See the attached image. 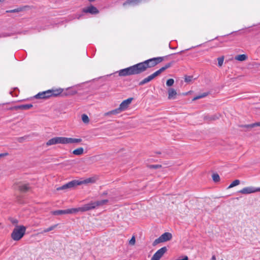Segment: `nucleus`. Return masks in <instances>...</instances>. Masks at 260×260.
I'll list each match as a JSON object with an SVG mask.
<instances>
[{
    "instance_id": "nucleus-1",
    "label": "nucleus",
    "mask_w": 260,
    "mask_h": 260,
    "mask_svg": "<svg viewBox=\"0 0 260 260\" xmlns=\"http://www.w3.org/2000/svg\"><path fill=\"white\" fill-rule=\"evenodd\" d=\"M165 57H157L148 59L129 67L122 69L115 73H118L121 77L140 74L148 68L155 67L164 60Z\"/></svg>"
},
{
    "instance_id": "nucleus-9",
    "label": "nucleus",
    "mask_w": 260,
    "mask_h": 260,
    "mask_svg": "<svg viewBox=\"0 0 260 260\" xmlns=\"http://www.w3.org/2000/svg\"><path fill=\"white\" fill-rule=\"evenodd\" d=\"M167 251V248L166 247L161 248L154 254L151 260H159Z\"/></svg>"
},
{
    "instance_id": "nucleus-26",
    "label": "nucleus",
    "mask_w": 260,
    "mask_h": 260,
    "mask_svg": "<svg viewBox=\"0 0 260 260\" xmlns=\"http://www.w3.org/2000/svg\"><path fill=\"white\" fill-rule=\"evenodd\" d=\"M57 224L53 225L49 227L48 228L45 229L42 232H41V233L43 234L44 233H47L53 230L54 229H55L57 226Z\"/></svg>"
},
{
    "instance_id": "nucleus-11",
    "label": "nucleus",
    "mask_w": 260,
    "mask_h": 260,
    "mask_svg": "<svg viewBox=\"0 0 260 260\" xmlns=\"http://www.w3.org/2000/svg\"><path fill=\"white\" fill-rule=\"evenodd\" d=\"M77 93V91L74 88L69 87L67 88L65 90L62 89V92L60 94L62 97L69 96L73 95Z\"/></svg>"
},
{
    "instance_id": "nucleus-31",
    "label": "nucleus",
    "mask_w": 260,
    "mask_h": 260,
    "mask_svg": "<svg viewBox=\"0 0 260 260\" xmlns=\"http://www.w3.org/2000/svg\"><path fill=\"white\" fill-rule=\"evenodd\" d=\"M208 95V93H203L199 95H198L196 97H194L193 99V101H195L196 100H198L199 99H201V98H204L205 96H206L207 95Z\"/></svg>"
},
{
    "instance_id": "nucleus-20",
    "label": "nucleus",
    "mask_w": 260,
    "mask_h": 260,
    "mask_svg": "<svg viewBox=\"0 0 260 260\" xmlns=\"http://www.w3.org/2000/svg\"><path fill=\"white\" fill-rule=\"evenodd\" d=\"M219 114H214L212 115H206L204 117V119L208 121L215 120L219 118Z\"/></svg>"
},
{
    "instance_id": "nucleus-14",
    "label": "nucleus",
    "mask_w": 260,
    "mask_h": 260,
    "mask_svg": "<svg viewBox=\"0 0 260 260\" xmlns=\"http://www.w3.org/2000/svg\"><path fill=\"white\" fill-rule=\"evenodd\" d=\"M82 12L85 13H90L91 14H97L99 13L98 9L92 5L84 8Z\"/></svg>"
},
{
    "instance_id": "nucleus-8",
    "label": "nucleus",
    "mask_w": 260,
    "mask_h": 260,
    "mask_svg": "<svg viewBox=\"0 0 260 260\" xmlns=\"http://www.w3.org/2000/svg\"><path fill=\"white\" fill-rule=\"evenodd\" d=\"M77 185H79L78 180H72L60 187L57 188V190H65L67 189H70L73 188Z\"/></svg>"
},
{
    "instance_id": "nucleus-39",
    "label": "nucleus",
    "mask_w": 260,
    "mask_h": 260,
    "mask_svg": "<svg viewBox=\"0 0 260 260\" xmlns=\"http://www.w3.org/2000/svg\"><path fill=\"white\" fill-rule=\"evenodd\" d=\"M180 260H188V258L187 256H184L182 259H180Z\"/></svg>"
},
{
    "instance_id": "nucleus-5",
    "label": "nucleus",
    "mask_w": 260,
    "mask_h": 260,
    "mask_svg": "<svg viewBox=\"0 0 260 260\" xmlns=\"http://www.w3.org/2000/svg\"><path fill=\"white\" fill-rule=\"evenodd\" d=\"M25 231V226L23 225L17 226L11 233V238L15 241H18L23 237Z\"/></svg>"
},
{
    "instance_id": "nucleus-6",
    "label": "nucleus",
    "mask_w": 260,
    "mask_h": 260,
    "mask_svg": "<svg viewBox=\"0 0 260 260\" xmlns=\"http://www.w3.org/2000/svg\"><path fill=\"white\" fill-rule=\"evenodd\" d=\"M57 144H67V138L62 137H54L46 142L47 146H50Z\"/></svg>"
},
{
    "instance_id": "nucleus-44",
    "label": "nucleus",
    "mask_w": 260,
    "mask_h": 260,
    "mask_svg": "<svg viewBox=\"0 0 260 260\" xmlns=\"http://www.w3.org/2000/svg\"><path fill=\"white\" fill-rule=\"evenodd\" d=\"M7 36L6 35H3V37H6Z\"/></svg>"
},
{
    "instance_id": "nucleus-19",
    "label": "nucleus",
    "mask_w": 260,
    "mask_h": 260,
    "mask_svg": "<svg viewBox=\"0 0 260 260\" xmlns=\"http://www.w3.org/2000/svg\"><path fill=\"white\" fill-rule=\"evenodd\" d=\"M95 179L93 177L87 178L83 181H78L79 185L82 184H88L89 183H94Z\"/></svg>"
},
{
    "instance_id": "nucleus-12",
    "label": "nucleus",
    "mask_w": 260,
    "mask_h": 260,
    "mask_svg": "<svg viewBox=\"0 0 260 260\" xmlns=\"http://www.w3.org/2000/svg\"><path fill=\"white\" fill-rule=\"evenodd\" d=\"M75 209L74 208L68 209L66 210H58L52 212V214L54 215H60L67 214L75 213Z\"/></svg>"
},
{
    "instance_id": "nucleus-7",
    "label": "nucleus",
    "mask_w": 260,
    "mask_h": 260,
    "mask_svg": "<svg viewBox=\"0 0 260 260\" xmlns=\"http://www.w3.org/2000/svg\"><path fill=\"white\" fill-rule=\"evenodd\" d=\"M172 238V235L170 233L166 232L161 235L158 238L155 239L152 245L153 246H156L159 243L167 242L168 241L170 240Z\"/></svg>"
},
{
    "instance_id": "nucleus-4",
    "label": "nucleus",
    "mask_w": 260,
    "mask_h": 260,
    "mask_svg": "<svg viewBox=\"0 0 260 260\" xmlns=\"http://www.w3.org/2000/svg\"><path fill=\"white\" fill-rule=\"evenodd\" d=\"M172 66V63L169 62L167 63L164 67H161L159 70L156 71V72H154L153 74L150 75L149 76H147V77L143 79L142 80H141L139 83V86H142L152 80H153L155 78L158 76L159 75H160L163 72H164L166 70L171 67Z\"/></svg>"
},
{
    "instance_id": "nucleus-36",
    "label": "nucleus",
    "mask_w": 260,
    "mask_h": 260,
    "mask_svg": "<svg viewBox=\"0 0 260 260\" xmlns=\"http://www.w3.org/2000/svg\"><path fill=\"white\" fill-rule=\"evenodd\" d=\"M161 167V166L159 165H154L150 166V168H153V169H157V168H160Z\"/></svg>"
},
{
    "instance_id": "nucleus-15",
    "label": "nucleus",
    "mask_w": 260,
    "mask_h": 260,
    "mask_svg": "<svg viewBox=\"0 0 260 260\" xmlns=\"http://www.w3.org/2000/svg\"><path fill=\"white\" fill-rule=\"evenodd\" d=\"M133 100V98H129L126 100L123 101L119 105L120 109L123 111L127 109L130 104Z\"/></svg>"
},
{
    "instance_id": "nucleus-10",
    "label": "nucleus",
    "mask_w": 260,
    "mask_h": 260,
    "mask_svg": "<svg viewBox=\"0 0 260 260\" xmlns=\"http://www.w3.org/2000/svg\"><path fill=\"white\" fill-rule=\"evenodd\" d=\"M260 191V187H254L252 186L246 187L239 190V192L242 194H249Z\"/></svg>"
},
{
    "instance_id": "nucleus-22",
    "label": "nucleus",
    "mask_w": 260,
    "mask_h": 260,
    "mask_svg": "<svg viewBox=\"0 0 260 260\" xmlns=\"http://www.w3.org/2000/svg\"><path fill=\"white\" fill-rule=\"evenodd\" d=\"M241 127H245L247 128H251L255 126H260V122L252 123L250 124L241 125L240 126Z\"/></svg>"
},
{
    "instance_id": "nucleus-45",
    "label": "nucleus",
    "mask_w": 260,
    "mask_h": 260,
    "mask_svg": "<svg viewBox=\"0 0 260 260\" xmlns=\"http://www.w3.org/2000/svg\"><path fill=\"white\" fill-rule=\"evenodd\" d=\"M221 260H223V259H221Z\"/></svg>"
},
{
    "instance_id": "nucleus-23",
    "label": "nucleus",
    "mask_w": 260,
    "mask_h": 260,
    "mask_svg": "<svg viewBox=\"0 0 260 260\" xmlns=\"http://www.w3.org/2000/svg\"><path fill=\"white\" fill-rule=\"evenodd\" d=\"M122 110L120 109V107H119L118 108L115 109L113 110H112L111 111H109L108 112H107L105 114V115H109L111 114H117L121 112Z\"/></svg>"
},
{
    "instance_id": "nucleus-41",
    "label": "nucleus",
    "mask_w": 260,
    "mask_h": 260,
    "mask_svg": "<svg viewBox=\"0 0 260 260\" xmlns=\"http://www.w3.org/2000/svg\"><path fill=\"white\" fill-rule=\"evenodd\" d=\"M12 222H13V223H17V222H18V221H17V220H14V221H13Z\"/></svg>"
},
{
    "instance_id": "nucleus-35",
    "label": "nucleus",
    "mask_w": 260,
    "mask_h": 260,
    "mask_svg": "<svg viewBox=\"0 0 260 260\" xmlns=\"http://www.w3.org/2000/svg\"><path fill=\"white\" fill-rule=\"evenodd\" d=\"M136 239L135 236H133L131 238V239L129 241V244L130 245H133L135 244Z\"/></svg>"
},
{
    "instance_id": "nucleus-32",
    "label": "nucleus",
    "mask_w": 260,
    "mask_h": 260,
    "mask_svg": "<svg viewBox=\"0 0 260 260\" xmlns=\"http://www.w3.org/2000/svg\"><path fill=\"white\" fill-rule=\"evenodd\" d=\"M174 83V80L173 79H169L167 81L166 85L168 87L172 86Z\"/></svg>"
},
{
    "instance_id": "nucleus-38",
    "label": "nucleus",
    "mask_w": 260,
    "mask_h": 260,
    "mask_svg": "<svg viewBox=\"0 0 260 260\" xmlns=\"http://www.w3.org/2000/svg\"><path fill=\"white\" fill-rule=\"evenodd\" d=\"M8 155H9V153L7 152L4 153H1L0 154V158L2 157H4V156H7Z\"/></svg>"
},
{
    "instance_id": "nucleus-42",
    "label": "nucleus",
    "mask_w": 260,
    "mask_h": 260,
    "mask_svg": "<svg viewBox=\"0 0 260 260\" xmlns=\"http://www.w3.org/2000/svg\"><path fill=\"white\" fill-rule=\"evenodd\" d=\"M89 2H94L95 0H88Z\"/></svg>"
},
{
    "instance_id": "nucleus-17",
    "label": "nucleus",
    "mask_w": 260,
    "mask_h": 260,
    "mask_svg": "<svg viewBox=\"0 0 260 260\" xmlns=\"http://www.w3.org/2000/svg\"><path fill=\"white\" fill-rule=\"evenodd\" d=\"M168 99L169 100H174L176 98L177 93L176 90L174 88L170 87L168 89Z\"/></svg>"
},
{
    "instance_id": "nucleus-24",
    "label": "nucleus",
    "mask_w": 260,
    "mask_h": 260,
    "mask_svg": "<svg viewBox=\"0 0 260 260\" xmlns=\"http://www.w3.org/2000/svg\"><path fill=\"white\" fill-rule=\"evenodd\" d=\"M84 152V149L82 147L78 148L73 151V154L75 155H81Z\"/></svg>"
},
{
    "instance_id": "nucleus-40",
    "label": "nucleus",
    "mask_w": 260,
    "mask_h": 260,
    "mask_svg": "<svg viewBox=\"0 0 260 260\" xmlns=\"http://www.w3.org/2000/svg\"><path fill=\"white\" fill-rule=\"evenodd\" d=\"M211 260H216V257L214 255H212Z\"/></svg>"
},
{
    "instance_id": "nucleus-25",
    "label": "nucleus",
    "mask_w": 260,
    "mask_h": 260,
    "mask_svg": "<svg viewBox=\"0 0 260 260\" xmlns=\"http://www.w3.org/2000/svg\"><path fill=\"white\" fill-rule=\"evenodd\" d=\"M247 58V56L245 54H240L237 55L235 57V59L239 61H244Z\"/></svg>"
},
{
    "instance_id": "nucleus-28",
    "label": "nucleus",
    "mask_w": 260,
    "mask_h": 260,
    "mask_svg": "<svg viewBox=\"0 0 260 260\" xmlns=\"http://www.w3.org/2000/svg\"><path fill=\"white\" fill-rule=\"evenodd\" d=\"M212 179L215 182H217L220 180V177L218 174L214 173L212 175Z\"/></svg>"
},
{
    "instance_id": "nucleus-43",
    "label": "nucleus",
    "mask_w": 260,
    "mask_h": 260,
    "mask_svg": "<svg viewBox=\"0 0 260 260\" xmlns=\"http://www.w3.org/2000/svg\"><path fill=\"white\" fill-rule=\"evenodd\" d=\"M4 0H0V2H3Z\"/></svg>"
},
{
    "instance_id": "nucleus-30",
    "label": "nucleus",
    "mask_w": 260,
    "mask_h": 260,
    "mask_svg": "<svg viewBox=\"0 0 260 260\" xmlns=\"http://www.w3.org/2000/svg\"><path fill=\"white\" fill-rule=\"evenodd\" d=\"M82 120L85 123H87L89 122V118L88 116L85 114L82 115Z\"/></svg>"
},
{
    "instance_id": "nucleus-33",
    "label": "nucleus",
    "mask_w": 260,
    "mask_h": 260,
    "mask_svg": "<svg viewBox=\"0 0 260 260\" xmlns=\"http://www.w3.org/2000/svg\"><path fill=\"white\" fill-rule=\"evenodd\" d=\"M217 60H218V66L221 67L223 64V60H224L223 56L218 58Z\"/></svg>"
},
{
    "instance_id": "nucleus-27",
    "label": "nucleus",
    "mask_w": 260,
    "mask_h": 260,
    "mask_svg": "<svg viewBox=\"0 0 260 260\" xmlns=\"http://www.w3.org/2000/svg\"><path fill=\"white\" fill-rule=\"evenodd\" d=\"M193 80V76H185L184 77V81L187 83H190Z\"/></svg>"
},
{
    "instance_id": "nucleus-3",
    "label": "nucleus",
    "mask_w": 260,
    "mask_h": 260,
    "mask_svg": "<svg viewBox=\"0 0 260 260\" xmlns=\"http://www.w3.org/2000/svg\"><path fill=\"white\" fill-rule=\"evenodd\" d=\"M108 200H102L101 201H98L94 202H90L88 204L84 205L83 206L77 208H74L75 210V213L78 212H85L88 210H90L95 208L97 207L103 206L108 203Z\"/></svg>"
},
{
    "instance_id": "nucleus-29",
    "label": "nucleus",
    "mask_w": 260,
    "mask_h": 260,
    "mask_svg": "<svg viewBox=\"0 0 260 260\" xmlns=\"http://www.w3.org/2000/svg\"><path fill=\"white\" fill-rule=\"evenodd\" d=\"M240 184V181L238 179L234 180L228 187L229 188H232Z\"/></svg>"
},
{
    "instance_id": "nucleus-13",
    "label": "nucleus",
    "mask_w": 260,
    "mask_h": 260,
    "mask_svg": "<svg viewBox=\"0 0 260 260\" xmlns=\"http://www.w3.org/2000/svg\"><path fill=\"white\" fill-rule=\"evenodd\" d=\"M33 107L32 105L31 104H24L21 105H18L10 107L9 109L10 110H26L30 109Z\"/></svg>"
},
{
    "instance_id": "nucleus-18",
    "label": "nucleus",
    "mask_w": 260,
    "mask_h": 260,
    "mask_svg": "<svg viewBox=\"0 0 260 260\" xmlns=\"http://www.w3.org/2000/svg\"><path fill=\"white\" fill-rule=\"evenodd\" d=\"M19 190L23 193L27 192L30 189L29 184H21L20 183L18 185Z\"/></svg>"
},
{
    "instance_id": "nucleus-21",
    "label": "nucleus",
    "mask_w": 260,
    "mask_h": 260,
    "mask_svg": "<svg viewBox=\"0 0 260 260\" xmlns=\"http://www.w3.org/2000/svg\"><path fill=\"white\" fill-rule=\"evenodd\" d=\"M82 142L81 139L67 138V144L79 143Z\"/></svg>"
},
{
    "instance_id": "nucleus-34",
    "label": "nucleus",
    "mask_w": 260,
    "mask_h": 260,
    "mask_svg": "<svg viewBox=\"0 0 260 260\" xmlns=\"http://www.w3.org/2000/svg\"><path fill=\"white\" fill-rule=\"evenodd\" d=\"M21 9H13V10H7L6 11V13H15V12H20L21 11Z\"/></svg>"
},
{
    "instance_id": "nucleus-16",
    "label": "nucleus",
    "mask_w": 260,
    "mask_h": 260,
    "mask_svg": "<svg viewBox=\"0 0 260 260\" xmlns=\"http://www.w3.org/2000/svg\"><path fill=\"white\" fill-rule=\"evenodd\" d=\"M149 0H127L123 4V6H125L127 5H138L142 2H147Z\"/></svg>"
},
{
    "instance_id": "nucleus-2",
    "label": "nucleus",
    "mask_w": 260,
    "mask_h": 260,
    "mask_svg": "<svg viewBox=\"0 0 260 260\" xmlns=\"http://www.w3.org/2000/svg\"><path fill=\"white\" fill-rule=\"evenodd\" d=\"M62 92V88L52 89L38 93L35 96L37 99H46L50 97H56Z\"/></svg>"
},
{
    "instance_id": "nucleus-37",
    "label": "nucleus",
    "mask_w": 260,
    "mask_h": 260,
    "mask_svg": "<svg viewBox=\"0 0 260 260\" xmlns=\"http://www.w3.org/2000/svg\"><path fill=\"white\" fill-rule=\"evenodd\" d=\"M25 138H26V137H19L18 138V141L19 143H22L23 140H25Z\"/></svg>"
}]
</instances>
